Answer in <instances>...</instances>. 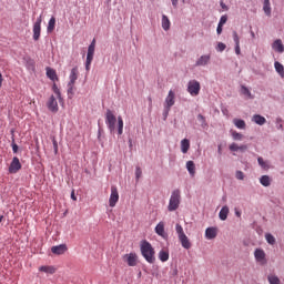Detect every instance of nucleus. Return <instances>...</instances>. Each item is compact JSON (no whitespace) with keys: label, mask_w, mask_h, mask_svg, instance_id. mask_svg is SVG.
<instances>
[{"label":"nucleus","mask_w":284,"mask_h":284,"mask_svg":"<svg viewBox=\"0 0 284 284\" xmlns=\"http://www.w3.org/2000/svg\"><path fill=\"white\" fill-rule=\"evenodd\" d=\"M12 150H13L14 154H17V152H19V145L12 144Z\"/></svg>","instance_id":"603ef678"},{"label":"nucleus","mask_w":284,"mask_h":284,"mask_svg":"<svg viewBox=\"0 0 284 284\" xmlns=\"http://www.w3.org/2000/svg\"><path fill=\"white\" fill-rule=\"evenodd\" d=\"M19 170H21V162L19 161V158L14 156L9 166V172H10V174H17V172H19Z\"/></svg>","instance_id":"f8f14e48"},{"label":"nucleus","mask_w":284,"mask_h":284,"mask_svg":"<svg viewBox=\"0 0 284 284\" xmlns=\"http://www.w3.org/2000/svg\"><path fill=\"white\" fill-rule=\"evenodd\" d=\"M265 240L268 243V245H275L276 244V237H274V235L267 233L265 235Z\"/></svg>","instance_id":"4c0bfd02"},{"label":"nucleus","mask_w":284,"mask_h":284,"mask_svg":"<svg viewBox=\"0 0 284 284\" xmlns=\"http://www.w3.org/2000/svg\"><path fill=\"white\" fill-rule=\"evenodd\" d=\"M263 11L265 12L266 17H272V4L270 3V0H264Z\"/></svg>","instance_id":"aec40b11"},{"label":"nucleus","mask_w":284,"mask_h":284,"mask_svg":"<svg viewBox=\"0 0 284 284\" xmlns=\"http://www.w3.org/2000/svg\"><path fill=\"white\" fill-rule=\"evenodd\" d=\"M179 205H181V190L176 189L171 194L168 206L169 212H176Z\"/></svg>","instance_id":"7ed1b4c3"},{"label":"nucleus","mask_w":284,"mask_h":284,"mask_svg":"<svg viewBox=\"0 0 284 284\" xmlns=\"http://www.w3.org/2000/svg\"><path fill=\"white\" fill-rule=\"evenodd\" d=\"M53 92L55 94V99H59L60 103H62L63 98H61V90H59V87H57V84H53Z\"/></svg>","instance_id":"e433bc0d"},{"label":"nucleus","mask_w":284,"mask_h":284,"mask_svg":"<svg viewBox=\"0 0 284 284\" xmlns=\"http://www.w3.org/2000/svg\"><path fill=\"white\" fill-rule=\"evenodd\" d=\"M225 48H226L225 43L219 42L217 50H220V52H223V50H225Z\"/></svg>","instance_id":"49530a36"},{"label":"nucleus","mask_w":284,"mask_h":284,"mask_svg":"<svg viewBox=\"0 0 284 284\" xmlns=\"http://www.w3.org/2000/svg\"><path fill=\"white\" fill-rule=\"evenodd\" d=\"M105 124L109 128L111 134L116 132V115H114V112H112L110 109H108L105 113Z\"/></svg>","instance_id":"20e7f679"},{"label":"nucleus","mask_w":284,"mask_h":284,"mask_svg":"<svg viewBox=\"0 0 284 284\" xmlns=\"http://www.w3.org/2000/svg\"><path fill=\"white\" fill-rule=\"evenodd\" d=\"M3 221V215H0V223Z\"/></svg>","instance_id":"bf43d9fd"},{"label":"nucleus","mask_w":284,"mask_h":284,"mask_svg":"<svg viewBox=\"0 0 284 284\" xmlns=\"http://www.w3.org/2000/svg\"><path fill=\"white\" fill-rule=\"evenodd\" d=\"M229 149L231 150V152H239V144L236 143H232Z\"/></svg>","instance_id":"a18cd8bd"},{"label":"nucleus","mask_w":284,"mask_h":284,"mask_svg":"<svg viewBox=\"0 0 284 284\" xmlns=\"http://www.w3.org/2000/svg\"><path fill=\"white\" fill-rule=\"evenodd\" d=\"M252 121L254 123H256L257 125H265L267 120L263 115L255 114V115H253Z\"/></svg>","instance_id":"a211bd4d"},{"label":"nucleus","mask_w":284,"mask_h":284,"mask_svg":"<svg viewBox=\"0 0 284 284\" xmlns=\"http://www.w3.org/2000/svg\"><path fill=\"white\" fill-rule=\"evenodd\" d=\"M2 83H3V75L0 73V88H1Z\"/></svg>","instance_id":"4d7b16f0"},{"label":"nucleus","mask_w":284,"mask_h":284,"mask_svg":"<svg viewBox=\"0 0 284 284\" xmlns=\"http://www.w3.org/2000/svg\"><path fill=\"white\" fill-rule=\"evenodd\" d=\"M197 121H200L202 128H207V121L205 120V116H203V114L197 115Z\"/></svg>","instance_id":"ea45409f"},{"label":"nucleus","mask_w":284,"mask_h":284,"mask_svg":"<svg viewBox=\"0 0 284 284\" xmlns=\"http://www.w3.org/2000/svg\"><path fill=\"white\" fill-rule=\"evenodd\" d=\"M254 257L260 265H265V263H267V260L265 258V251H263V248H256L254 251Z\"/></svg>","instance_id":"9d476101"},{"label":"nucleus","mask_w":284,"mask_h":284,"mask_svg":"<svg viewBox=\"0 0 284 284\" xmlns=\"http://www.w3.org/2000/svg\"><path fill=\"white\" fill-rule=\"evenodd\" d=\"M252 37H254V33H252Z\"/></svg>","instance_id":"680f3d73"},{"label":"nucleus","mask_w":284,"mask_h":284,"mask_svg":"<svg viewBox=\"0 0 284 284\" xmlns=\"http://www.w3.org/2000/svg\"><path fill=\"white\" fill-rule=\"evenodd\" d=\"M47 106L50 112H59V103L57 102V98L54 95L49 98Z\"/></svg>","instance_id":"9b49d317"},{"label":"nucleus","mask_w":284,"mask_h":284,"mask_svg":"<svg viewBox=\"0 0 284 284\" xmlns=\"http://www.w3.org/2000/svg\"><path fill=\"white\" fill-rule=\"evenodd\" d=\"M221 8L226 9L227 6H225V3H223V2H221Z\"/></svg>","instance_id":"13d9d810"},{"label":"nucleus","mask_w":284,"mask_h":284,"mask_svg":"<svg viewBox=\"0 0 284 284\" xmlns=\"http://www.w3.org/2000/svg\"><path fill=\"white\" fill-rule=\"evenodd\" d=\"M170 26H172V23L170 22V18H168V16L163 14L162 16V28H163V30H165V32H168V30H170Z\"/></svg>","instance_id":"a878e982"},{"label":"nucleus","mask_w":284,"mask_h":284,"mask_svg":"<svg viewBox=\"0 0 284 284\" xmlns=\"http://www.w3.org/2000/svg\"><path fill=\"white\" fill-rule=\"evenodd\" d=\"M116 203H119V189L116 186H111V194L109 199L110 207H115Z\"/></svg>","instance_id":"1a4fd4ad"},{"label":"nucleus","mask_w":284,"mask_h":284,"mask_svg":"<svg viewBox=\"0 0 284 284\" xmlns=\"http://www.w3.org/2000/svg\"><path fill=\"white\" fill-rule=\"evenodd\" d=\"M118 134L119 136L123 134V118L121 115L118 116Z\"/></svg>","instance_id":"72a5a7b5"},{"label":"nucleus","mask_w":284,"mask_h":284,"mask_svg":"<svg viewBox=\"0 0 284 284\" xmlns=\"http://www.w3.org/2000/svg\"><path fill=\"white\" fill-rule=\"evenodd\" d=\"M179 241L184 250H190L192 247V242H190V237H187V235L180 236Z\"/></svg>","instance_id":"dca6fc26"},{"label":"nucleus","mask_w":284,"mask_h":284,"mask_svg":"<svg viewBox=\"0 0 284 284\" xmlns=\"http://www.w3.org/2000/svg\"><path fill=\"white\" fill-rule=\"evenodd\" d=\"M233 41H234L235 45H241V40H240L239 33H236V31L233 32Z\"/></svg>","instance_id":"79ce46f5"},{"label":"nucleus","mask_w":284,"mask_h":284,"mask_svg":"<svg viewBox=\"0 0 284 284\" xmlns=\"http://www.w3.org/2000/svg\"><path fill=\"white\" fill-rule=\"evenodd\" d=\"M227 23V16H222L219 26H225Z\"/></svg>","instance_id":"c03bdc74"},{"label":"nucleus","mask_w":284,"mask_h":284,"mask_svg":"<svg viewBox=\"0 0 284 284\" xmlns=\"http://www.w3.org/2000/svg\"><path fill=\"white\" fill-rule=\"evenodd\" d=\"M97 48V40L93 39L91 44L89 45L88 48V53L87 54H91V55H94V50Z\"/></svg>","instance_id":"c9c22d12"},{"label":"nucleus","mask_w":284,"mask_h":284,"mask_svg":"<svg viewBox=\"0 0 284 284\" xmlns=\"http://www.w3.org/2000/svg\"><path fill=\"white\" fill-rule=\"evenodd\" d=\"M173 8H176L179 6V0H171Z\"/></svg>","instance_id":"5fc2aeb1"},{"label":"nucleus","mask_w":284,"mask_h":284,"mask_svg":"<svg viewBox=\"0 0 284 284\" xmlns=\"http://www.w3.org/2000/svg\"><path fill=\"white\" fill-rule=\"evenodd\" d=\"M257 163H258V165H261V168L263 170H267L270 168V164L267 162H265V160H263V158H258Z\"/></svg>","instance_id":"58836bf2"},{"label":"nucleus","mask_w":284,"mask_h":284,"mask_svg":"<svg viewBox=\"0 0 284 284\" xmlns=\"http://www.w3.org/2000/svg\"><path fill=\"white\" fill-rule=\"evenodd\" d=\"M92 61H94V55L87 53V61H85V70L90 72V65H92Z\"/></svg>","instance_id":"7c9ffc66"},{"label":"nucleus","mask_w":284,"mask_h":284,"mask_svg":"<svg viewBox=\"0 0 284 284\" xmlns=\"http://www.w3.org/2000/svg\"><path fill=\"white\" fill-rule=\"evenodd\" d=\"M53 148H54V152L57 154V152H59V144L57 143V140H53Z\"/></svg>","instance_id":"09e8293b"},{"label":"nucleus","mask_w":284,"mask_h":284,"mask_svg":"<svg viewBox=\"0 0 284 284\" xmlns=\"http://www.w3.org/2000/svg\"><path fill=\"white\" fill-rule=\"evenodd\" d=\"M155 233L162 239H168V233H165V223L159 222V224L155 226Z\"/></svg>","instance_id":"4468645a"},{"label":"nucleus","mask_w":284,"mask_h":284,"mask_svg":"<svg viewBox=\"0 0 284 284\" xmlns=\"http://www.w3.org/2000/svg\"><path fill=\"white\" fill-rule=\"evenodd\" d=\"M211 59H212V57L210 54L201 55L196 60L195 65H197V67H205V65H207V63H210Z\"/></svg>","instance_id":"2eb2a0df"},{"label":"nucleus","mask_w":284,"mask_h":284,"mask_svg":"<svg viewBox=\"0 0 284 284\" xmlns=\"http://www.w3.org/2000/svg\"><path fill=\"white\" fill-rule=\"evenodd\" d=\"M232 136H233L234 141H242L243 140V134H241L236 131H232Z\"/></svg>","instance_id":"a19ab883"},{"label":"nucleus","mask_w":284,"mask_h":284,"mask_svg":"<svg viewBox=\"0 0 284 284\" xmlns=\"http://www.w3.org/2000/svg\"><path fill=\"white\" fill-rule=\"evenodd\" d=\"M233 123L239 130H245V122L243 120L234 119Z\"/></svg>","instance_id":"473e14b6"},{"label":"nucleus","mask_w":284,"mask_h":284,"mask_svg":"<svg viewBox=\"0 0 284 284\" xmlns=\"http://www.w3.org/2000/svg\"><path fill=\"white\" fill-rule=\"evenodd\" d=\"M51 252L52 254H57L58 256H61V254H65V252H68V246L65 244L52 246Z\"/></svg>","instance_id":"ddd939ff"},{"label":"nucleus","mask_w":284,"mask_h":284,"mask_svg":"<svg viewBox=\"0 0 284 284\" xmlns=\"http://www.w3.org/2000/svg\"><path fill=\"white\" fill-rule=\"evenodd\" d=\"M43 19L41 16L37 19V21L33 23V41H39L41 39V22Z\"/></svg>","instance_id":"6e6552de"},{"label":"nucleus","mask_w":284,"mask_h":284,"mask_svg":"<svg viewBox=\"0 0 284 284\" xmlns=\"http://www.w3.org/2000/svg\"><path fill=\"white\" fill-rule=\"evenodd\" d=\"M227 214H230V207L223 206L219 214L221 221H227Z\"/></svg>","instance_id":"cd10ccee"},{"label":"nucleus","mask_w":284,"mask_h":284,"mask_svg":"<svg viewBox=\"0 0 284 284\" xmlns=\"http://www.w3.org/2000/svg\"><path fill=\"white\" fill-rule=\"evenodd\" d=\"M274 68H275L276 72L280 74V77H282V79H284V67H283V64H281V62L276 61L274 63Z\"/></svg>","instance_id":"c756f323"},{"label":"nucleus","mask_w":284,"mask_h":284,"mask_svg":"<svg viewBox=\"0 0 284 284\" xmlns=\"http://www.w3.org/2000/svg\"><path fill=\"white\" fill-rule=\"evenodd\" d=\"M186 170L191 176H194L196 174V165L194 164V161H187L186 162Z\"/></svg>","instance_id":"412c9836"},{"label":"nucleus","mask_w":284,"mask_h":284,"mask_svg":"<svg viewBox=\"0 0 284 284\" xmlns=\"http://www.w3.org/2000/svg\"><path fill=\"white\" fill-rule=\"evenodd\" d=\"M140 252L143 256V258H145L146 263H154L156 261V257H154L155 251L154 247H152V244H150V242L148 241H142L140 244Z\"/></svg>","instance_id":"f257e3e1"},{"label":"nucleus","mask_w":284,"mask_h":284,"mask_svg":"<svg viewBox=\"0 0 284 284\" xmlns=\"http://www.w3.org/2000/svg\"><path fill=\"white\" fill-rule=\"evenodd\" d=\"M216 32L217 34H221V32H223V24H217Z\"/></svg>","instance_id":"3c124183"},{"label":"nucleus","mask_w":284,"mask_h":284,"mask_svg":"<svg viewBox=\"0 0 284 284\" xmlns=\"http://www.w3.org/2000/svg\"><path fill=\"white\" fill-rule=\"evenodd\" d=\"M57 26V18L52 17L49 20L48 27H47V32L50 34L52 32H54V28Z\"/></svg>","instance_id":"5701e85b"},{"label":"nucleus","mask_w":284,"mask_h":284,"mask_svg":"<svg viewBox=\"0 0 284 284\" xmlns=\"http://www.w3.org/2000/svg\"><path fill=\"white\" fill-rule=\"evenodd\" d=\"M241 93L244 97H247V99H254V97L252 95V92L250 91V89H247L245 85L241 87Z\"/></svg>","instance_id":"2f4dec72"},{"label":"nucleus","mask_w":284,"mask_h":284,"mask_svg":"<svg viewBox=\"0 0 284 284\" xmlns=\"http://www.w3.org/2000/svg\"><path fill=\"white\" fill-rule=\"evenodd\" d=\"M235 53L241 54V44H235Z\"/></svg>","instance_id":"8fccbe9b"},{"label":"nucleus","mask_w":284,"mask_h":284,"mask_svg":"<svg viewBox=\"0 0 284 284\" xmlns=\"http://www.w3.org/2000/svg\"><path fill=\"white\" fill-rule=\"evenodd\" d=\"M39 271L44 272V274H54L57 268L54 266H40Z\"/></svg>","instance_id":"c85d7f7f"},{"label":"nucleus","mask_w":284,"mask_h":284,"mask_svg":"<svg viewBox=\"0 0 284 284\" xmlns=\"http://www.w3.org/2000/svg\"><path fill=\"white\" fill-rule=\"evenodd\" d=\"M77 79H79V67H74L71 69L70 75H69V82H68V91L67 94L69 99H72L74 97V91L77 88Z\"/></svg>","instance_id":"f03ea898"},{"label":"nucleus","mask_w":284,"mask_h":284,"mask_svg":"<svg viewBox=\"0 0 284 284\" xmlns=\"http://www.w3.org/2000/svg\"><path fill=\"white\" fill-rule=\"evenodd\" d=\"M216 227H207L205 230V236L209 241H212L216 236Z\"/></svg>","instance_id":"6ab92c4d"},{"label":"nucleus","mask_w":284,"mask_h":284,"mask_svg":"<svg viewBox=\"0 0 284 284\" xmlns=\"http://www.w3.org/2000/svg\"><path fill=\"white\" fill-rule=\"evenodd\" d=\"M236 216H241V212H236Z\"/></svg>","instance_id":"052dcab7"},{"label":"nucleus","mask_w":284,"mask_h":284,"mask_svg":"<svg viewBox=\"0 0 284 284\" xmlns=\"http://www.w3.org/2000/svg\"><path fill=\"white\" fill-rule=\"evenodd\" d=\"M260 183L261 185H263L264 187H270V185H272V179H270V175H263L260 179Z\"/></svg>","instance_id":"bb28decb"},{"label":"nucleus","mask_w":284,"mask_h":284,"mask_svg":"<svg viewBox=\"0 0 284 284\" xmlns=\"http://www.w3.org/2000/svg\"><path fill=\"white\" fill-rule=\"evenodd\" d=\"M159 258L162 263L170 261V252L162 250L159 252Z\"/></svg>","instance_id":"b1692460"},{"label":"nucleus","mask_w":284,"mask_h":284,"mask_svg":"<svg viewBox=\"0 0 284 284\" xmlns=\"http://www.w3.org/2000/svg\"><path fill=\"white\" fill-rule=\"evenodd\" d=\"M187 92L191 94V97H199L201 93V82L196 80L189 81Z\"/></svg>","instance_id":"423d86ee"},{"label":"nucleus","mask_w":284,"mask_h":284,"mask_svg":"<svg viewBox=\"0 0 284 284\" xmlns=\"http://www.w3.org/2000/svg\"><path fill=\"white\" fill-rule=\"evenodd\" d=\"M235 178H236L239 181H243V180L245 179V174H244L242 171H236Z\"/></svg>","instance_id":"37998d69"},{"label":"nucleus","mask_w":284,"mask_h":284,"mask_svg":"<svg viewBox=\"0 0 284 284\" xmlns=\"http://www.w3.org/2000/svg\"><path fill=\"white\" fill-rule=\"evenodd\" d=\"M175 232L178 234V239L181 236H185V232L183 231V226L179 223L175 224Z\"/></svg>","instance_id":"f704fd0d"},{"label":"nucleus","mask_w":284,"mask_h":284,"mask_svg":"<svg viewBox=\"0 0 284 284\" xmlns=\"http://www.w3.org/2000/svg\"><path fill=\"white\" fill-rule=\"evenodd\" d=\"M141 174H143V172L141 171V168H136V170H135V176H136V179H141Z\"/></svg>","instance_id":"de8ad7c7"},{"label":"nucleus","mask_w":284,"mask_h":284,"mask_svg":"<svg viewBox=\"0 0 284 284\" xmlns=\"http://www.w3.org/2000/svg\"><path fill=\"white\" fill-rule=\"evenodd\" d=\"M189 150H190V140H187V139L182 140L181 141V152L183 154H187Z\"/></svg>","instance_id":"393cba45"},{"label":"nucleus","mask_w":284,"mask_h":284,"mask_svg":"<svg viewBox=\"0 0 284 284\" xmlns=\"http://www.w3.org/2000/svg\"><path fill=\"white\" fill-rule=\"evenodd\" d=\"M71 199L72 201H77V195H74V191L71 192Z\"/></svg>","instance_id":"6e6d98bb"},{"label":"nucleus","mask_w":284,"mask_h":284,"mask_svg":"<svg viewBox=\"0 0 284 284\" xmlns=\"http://www.w3.org/2000/svg\"><path fill=\"white\" fill-rule=\"evenodd\" d=\"M272 48H273V50H275V52H280V54L284 52V45H283V41H281V39L275 40L273 42Z\"/></svg>","instance_id":"f3484780"},{"label":"nucleus","mask_w":284,"mask_h":284,"mask_svg":"<svg viewBox=\"0 0 284 284\" xmlns=\"http://www.w3.org/2000/svg\"><path fill=\"white\" fill-rule=\"evenodd\" d=\"M239 150L241 152H245V150H247V145L243 144V145L239 146Z\"/></svg>","instance_id":"864d4df0"},{"label":"nucleus","mask_w":284,"mask_h":284,"mask_svg":"<svg viewBox=\"0 0 284 284\" xmlns=\"http://www.w3.org/2000/svg\"><path fill=\"white\" fill-rule=\"evenodd\" d=\"M174 99H176V94L174 93V91L170 90L164 101L165 116H168V114L170 113V110H172V106L175 103Z\"/></svg>","instance_id":"39448f33"},{"label":"nucleus","mask_w":284,"mask_h":284,"mask_svg":"<svg viewBox=\"0 0 284 284\" xmlns=\"http://www.w3.org/2000/svg\"><path fill=\"white\" fill-rule=\"evenodd\" d=\"M47 77L51 81H59V77H57V71L52 68H47Z\"/></svg>","instance_id":"4be33fe9"},{"label":"nucleus","mask_w":284,"mask_h":284,"mask_svg":"<svg viewBox=\"0 0 284 284\" xmlns=\"http://www.w3.org/2000/svg\"><path fill=\"white\" fill-rule=\"evenodd\" d=\"M122 258L129 267H136L139 265V255L136 253L124 254Z\"/></svg>","instance_id":"0eeeda50"}]
</instances>
